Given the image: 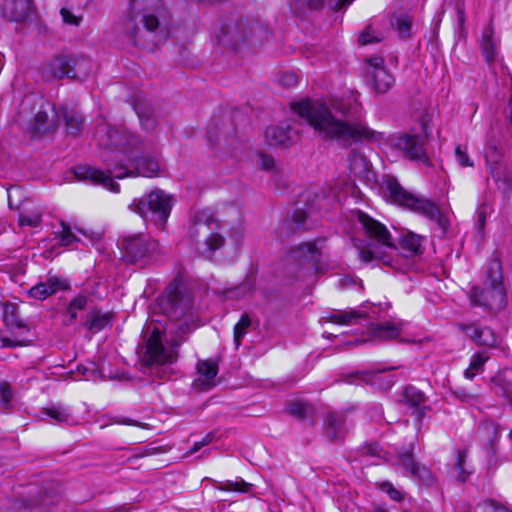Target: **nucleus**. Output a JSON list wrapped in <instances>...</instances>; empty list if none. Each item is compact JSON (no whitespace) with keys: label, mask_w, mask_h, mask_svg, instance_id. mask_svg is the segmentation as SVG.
Instances as JSON below:
<instances>
[{"label":"nucleus","mask_w":512,"mask_h":512,"mask_svg":"<svg viewBox=\"0 0 512 512\" xmlns=\"http://www.w3.org/2000/svg\"><path fill=\"white\" fill-rule=\"evenodd\" d=\"M421 241V236L408 232L400 238L399 245L409 255H416L421 253Z\"/></svg>","instance_id":"37"},{"label":"nucleus","mask_w":512,"mask_h":512,"mask_svg":"<svg viewBox=\"0 0 512 512\" xmlns=\"http://www.w3.org/2000/svg\"><path fill=\"white\" fill-rule=\"evenodd\" d=\"M402 322L385 321L382 323L371 324L368 328V333L362 341H387L396 339L400 336L402 331Z\"/></svg>","instance_id":"21"},{"label":"nucleus","mask_w":512,"mask_h":512,"mask_svg":"<svg viewBox=\"0 0 512 512\" xmlns=\"http://www.w3.org/2000/svg\"><path fill=\"white\" fill-rule=\"evenodd\" d=\"M486 221V212L484 208H481L477 213V225L479 229H483Z\"/></svg>","instance_id":"64"},{"label":"nucleus","mask_w":512,"mask_h":512,"mask_svg":"<svg viewBox=\"0 0 512 512\" xmlns=\"http://www.w3.org/2000/svg\"><path fill=\"white\" fill-rule=\"evenodd\" d=\"M252 289V286L248 283H242L234 288L226 289L225 291H222L221 294L225 298H241L243 297L247 292H249Z\"/></svg>","instance_id":"49"},{"label":"nucleus","mask_w":512,"mask_h":512,"mask_svg":"<svg viewBox=\"0 0 512 512\" xmlns=\"http://www.w3.org/2000/svg\"><path fill=\"white\" fill-rule=\"evenodd\" d=\"M112 315L110 313H101L98 310L89 312L85 320V327L92 333H98L111 325Z\"/></svg>","instance_id":"28"},{"label":"nucleus","mask_w":512,"mask_h":512,"mask_svg":"<svg viewBox=\"0 0 512 512\" xmlns=\"http://www.w3.org/2000/svg\"><path fill=\"white\" fill-rule=\"evenodd\" d=\"M392 27L398 32L402 38H408L411 34L412 17L406 13L395 14L391 18Z\"/></svg>","instance_id":"36"},{"label":"nucleus","mask_w":512,"mask_h":512,"mask_svg":"<svg viewBox=\"0 0 512 512\" xmlns=\"http://www.w3.org/2000/svg\"><path fill=\"white\" fill-rule=\"evenodd\" d=\"M291 109L314 129L321 139L341 145L376 141L380 133L363 120V108L356 94L333 100L329 105L305 99L291 104Z\"/></svg>","instance_id":"2"},{"label":"nucleus","mask_w":512,"mask_h":512,"mask_svg":"<svg viewBox=\"0 0 512 512\" xmlns=\"http://www.w3.org/2000/svg\"><path fill=\"white\" fill-rule=\"evenodd\" d=\"M296 5L300 7L307 6L310 9H321L325 5H327L330 9L334 11H338L348 5H350L353 0H295Z\"/></svg>","instance_id":"33"},{"label":"nucleus","mask_w":512,"mask_h":512,"mask_svg":"<svg viewBox=\"0 0 512 512\" xmlns=\"http://www.w3.org/2000/svg\"><path fill=\"white\" fill-rule=\"evenodd\" d=\"M487 281L483 286L474 285L469 291V300L473 307H480L490 313H498L507 303V295L502 282L501 263L490 261L486 271Z\"/></svg>","instance_id":"6"},{"label":"nucleus","mask_w":512,"mask_h":512,"mask_svg":"<svg viewBox=\"0 0 512 512\" xmlns=\"http://www.w3.org/2000/svg\"><path fill=\"white\" fill-rule=\"evenodd\" d=\"M381 447L378 443H370L362 448V453L369 456H380Z\"/></svg>","instance_id":"59"},{"label":"nucleus","mask_w":512,"mask_h":512,"mask_svg":"<svg viewBox=\"0 0 512 512\" xmlns=\"http://www.w3.org/2000/svg\"><path fill=\"white\" fill-rule=\"evenodd\" d=\"M398 369V366H389L385 364H379L369 371L363 373V380L372 386H376L379 389H389L395 383L393 376L384 375L386 372Z\"/></svg>","instance_id":"23"},{"label":"nucleus","mask_w":512,"mask_h":512,"mask_svg":"<svg viewBox=\"0 0 512 512\" xmlns=\"http://www.w3.org/2000/svg\"><path fill=\"white\" fill-rule=\"evenodd\" d=\"M42 221V212L37 210L31 213L21 212L19 215V225L20 226H29V227H37L40 225Z\"/></svg>","instance_id":"45"},{"label":"nucleus","mask_w":512,"mask_h":512,"mask_svg":"<svg viewBox=\"0 0 512 512\" xmlns=\"http://www.w3.org/2000/svg\"><path fill=\"white\" fill-rule=\"evenodd\" d=\"M288 413L299 419H304L312 411L311 405L303 401H294L288 404Z\"/></svg>","instance_id":"43"},{"label":"nucleus","mask_w":512,"mask_h":512,"mask_svg":"<svg viewBox=\"0 0 512 512\" xmlns=\"http://www.w3.org/2000/svg\"><path fill=\"white\" fill-rule=\"evenodd\" d=\"M58 113L53 104L49 101H43L39 110L35 114L34 124L32 125V132L38 133H52L56 130V121Z\"/></svg>","instance_id":"19"},{"label":"nucleus","mask_w":512,"mask_h":512,"mask_svg":"<svg viewBox=\"0 0 512 512\" xmlns=\"http://www.w3.org/2000/svg\"><path fill=\"white\" fill-rule=\"evenodd\" d=\"M397 463L414 479L427 485L432 483L433 477L430 470L415 460L411 450L401 452L398 455Z\"/></svg>","instance_id":"18"},{"label":"nucleus","mask_w":512,"mask_h":512,"mask_svg":"<svg viewBox=\"0 0 512 512\" xmlns=\"http://www.w3.org/2000/svg\"><path fill=\"white\" fill-rule=\"evenodd\" d=\"M487 360L488 357H484L483 354H475L470 361L469 367L464 371V376L467 379H473L479 371L483 370Z\"/></svg>","instance_id":"42"},{"label":"nucleus","mask_w":512,"mask_h":512,"mask_svg":"<svg viewBox=\"0 0 512 512\" xmlns=\"http://www.w3.org/2000/svg\"><path fill=\"white\" fill-rule=\"evenodd\" d=\"M324 244L325 239H317L291 247L287 252L286 261L290 266H295L299 273L304 270L314 271L321 260Z\"/></svg>","instance_id":"11"},{"label":"nucleus","mask_w":512,"mask_h":512,"mask_svg":"<svg viewBox=\"0 0 512 512\" xmlns=\"http://www.w3.org/2000/svg\"><path fill=\"white\" fill-rule=\"evenodd\" d=\"M18 346H22V342L12 341L8 338H0V349L15 348Z\"/></svg>","instance_id":"62"},{"label":"nucleus","mask_w":512,"mask_h":512,"mask_svg":"<svg viewBox=\"0 0 512 512\" xmlns=\"http://www.w3.org/2000/svg\"><path fill=\"white\" fill-rule=\"evenodd\" d=\"M265 138L271 146L288 147L293 140V130L290 125H277L268 127Z\"/></svg>","instance_id":"25"},{"label":"nucleus","mask_w":512,"mask_h":512,"mask_svg":"<svg viewBox=\"0 0 512 512\" xmlns=\"http://www.w3.org/2000/svg\"><path fill=\"white\" fill-rule=\"evenodd\" d=\"M455 159L461 167H473L474 162L467 153V149L458 145L455 149Z\"/></svg>","instance_id":"53"},{"label":"nucleus","mask_w":512,"mask_h":512,"mask_svg":"<svg viewBox=\"0 0 512 512\" xmlns=\"http://www.w3.org/2000/svg\"><path fill=\"white\" fill-rule=\"evenodd\" d=\"M253 485L244 481L242 478H236V480H227L224 482H219L216 485V488L222 491H233L239 493H250Z\"/></svg>","instance_id":"38"},{"label":"nucleus","mask_w":512,"mask_h":512,"mask_svg":"<svg viewBox=\"0 0 512 512\" xmlns=\"http://www.w3.org/2000/svg\"><path fill=\"white\" fill-rule=\"evenodd\" d=\"M60 500V493L55 487H50L49 489H45L41 494V498L37 503V507H39L40 512L49 509L51 505L58 503Z\"/></svg>","instance_id":"39"},{"label":"nucleus","mask_w":512,"mask_h":512,"mask_svg":"<svg viewBox=\"0 0 512 512\" xmlns=\"http://www.w3.org/2000/svg\"><path fill=\"white\" fill-rule=\"evenodd\" d=\"M60 14L63 18V21L67 24L79 26L81 22V18L75 16L70 10L66 8H62Z\"/></svg>","instance_id":"57"},{"label":"nucleus","mask_w":512,"mask_h":512,"mask_svg":"<svg viewBox=\"0 0 512 512\" xmlns=\"http://www.w3.org/2000/svg\"><path fill=\"white\" fill-rule=\"evenodd\" d=\"M427 140L428 134L425 135H411L404 134L394 140L393 146L403 153V155L415 161H421L424 165L430 166L431 161L427 155Z\"/></svg>","instance_id":"15"},{"label":"nucleus","mask_w":512,"mask_h":512,"mask_svg":"<svg viewBox=\"0 0 512 512\" xmlns=\"http://www.w3.org/2000/svg\"><path fill=\"white\" fill-rule=\"evenodd\" d=\"M173 199L161 189L151 191L147 196L134 199L129 208L145 220L163 225L171 212Z\"/></svg>","instance_id":"10"},{"label":"nucleus","mask_w":512,"mask_h":512,"mask_svg":"<svg viewBox=\"0 0 512 512\" xmlns=\"http://www.w3.org/2000/svg\"><path fill=\"white\" fill-rule=\"evenodd\" d=\"M114 421L118 424L144 427V424L126 417H116Z\"/></svg>","instance_id":"63"},{"label":"nucleus","mask_w":512,"mask_h":512,"mask_svg":"<svg viewBox=\"0 0 512 512\" xmlns=\"http://www.w3.org/2000/svg\"><path fill=\"white\" fill-rule=\"evenodd\" d=\"M386 188L393 203L425 216L429 220L437 221L444 228L446 221L433 201L408 192L394 178L386 181Z\"/></svg>","instance_id":"9"},{"label":"nucleus","mask_w":512,"mask_h":512,"mask_svg":"<svg viewBox=\"0 0 512 512\" xmlns=\"http://www.w3.org/2000/svg\"><path fill=\"white\" fill-rule=\"evenodd\" d=\"M259 26L238 16L229 17L222 25L216 37L219 44L237 48L251 38Z\"/></svg>","instance_id":"12"},{"label":"nucleus","mask_w":512,"mask_h":512,"mask_svg":"<svg viewBox=\"0 0 512 512\" xmlns=\"http://www.w3.org/2000/svg\"><path fill=\"white\" fill-rule=\"evenodd\" d=\"M218 227L219 224L211 210L204 209L195 213L190 235L197 238L198 249L207 258L225 244L224 236L217 232Z\"/></svg>","instance_id":"8"},{"label":"nucleus","mask_w":512,"mask_h":512,"mask_svg":"<svg viewBox=\"0 0 512 512\" xmlns=\"http://www.w3.org/2000/svg\"><path fill=\"white\" fill-rule=\"evenodd\" d=\"M359 220L370 239L366 246L358 249L360 259L365 263L380 260L386 265H391L392 260L386 250H394L396 247L387 228L382 223L363 213H361Z\"/></svg>","instance_id":"7"},{"label":"nucleus","mask_w":512,"mask_h":512,"mask_svg":"<svg viewBox=\"0 0 512 512\" xmlns=\"http://www.w3.org/2000/svg\"><path fill=\"white\" fill-rule=\"evenodd\" d=\"M92 71L91 58L82 53H59L43 62L40 67L41 77L47 82L64 78L83 82Z\"/></svg>","instance_id":"5"},{"label":"nucleus","mask_w":512,"mask_h":512,"mask_svg":"<svg viewBox=\"0 0 512 512\" xmlns=\"http://www.w3.org/2000/svg\"><path fill=\"white\" fill-rule=\"evenodd\" d=\"M350 172L356 176H362L368 171L366 158L357 150H351L347 158Z\"/></svg>","instance_id":"35"},{"label":"nucleus","mask_w":512,"mask_h":512,"mask_svg":"<svg viewBox=\"0 0 512 512\" xmlns=\"http://www.w3.org/2000/svg\"><path fill=\"white\" fill-rule=\"evenodd\" d=\"M1 10L4 18L10 21L22 22L32 12V0H3Z\"/></svg>","instance_id":"22"},{"label":"nucleus","mask_w":512,"mask_h":512,"mask_svg":"<svg viewBox=\"0 0 512 512\" xmlns=\"http://www.w3.org/2000/svg\"><path fill=\"white\" fill-rule=\"evenodd\" d=\"M14 399L13 389L7 381L0 382V405L3 411H8L12 408V401Z\"/></svg>","instance_id":"40"},{"label":"nucleus","mask_w":512,"mask_h":512,"mask_svg":"<svg viewBox=\"0 0 512 512\" xmlns=\"http://www.w3.org/2000/svg\"><path fill=\"white\" fill-rule=\"evenodd\" d=\"M166 16L167 10L162 0H131L119 33L127 44L145 47L147 34L156 32Z\"/></svg>","instance_id":"4"},{"label":"nucleus","mask_w":512,"mask_h":512,"mask_svg":"<svg viewBox=\"0 0 512 512\" xmlns=\"http://www.w3.org/2000/svg\"><path fill=\"white\" fill-rule=\"evenodd\" d=\"M44 414L59 423L68 422L71 418V413L69 412L68 408L62 405H53L48 407L44 409Z\"/></svg>","instance_id":"41"},{"label":"nucleus","mask_w":512,"mask_h":512,"mask_svg":"<svg viewBox=\"0 0 512 512\" xmlns=\"http://www.w3.org/2000/svg\"><path fill=\"white\" fill-rule=\"evenodd\" d=\"M28 294L30 297L36 300H45L50 296V292H48L47 285L45 282H41L33 286L29 289Z\"/></svg>","instance_id":"54"},{"label":"nucleus","mask_w":512,"mask_h":512,"mask_svg":"<svg viewBox=\"0 0 512 512\" xmlns=\"http://www.w3.org/2000/svg\"><path fill=\"white\" fill-rule=\"evenodd\" d=\"M135 366L144 374L161 375L166 366L176 361L177 354H137Z\"/></svg>","instance_id":"16"},{"label":"nucleus","mask_w":512,"mask_h":512,"mask_svg":"<svg viewBox=\"0 0 512 512\" xmlns=\"http://www.w3.org/2000/svg\"><path fill=\"white\" fill-rule=\"evenodd\" d=\"M369 77L377 93H386L394 84L393 76L386 69L371 70Z\"/></svg>","instance_id":"29"},{"label":"nucleus","mask_w":512,"mask_h":512,"mask_svg":"<svg viewBox=\"0 0 512 512\" xmlns=\"http://www.w3.org/2000/svg\"><path fill=\"white\" fill-rule=\"evenodd\" d=\"M485 505L492 508L494 512H511V510L507 506L501 504L500 502H497L494 499H487L485 501Z\"/></svg>","instance_id":"60"},{"label":"nucleus","mask_w":512,"mask_h":512,"mask_svg":"<svg viewBox=\"0 0 512 512\" xmlns=\"http://www.w3.org/2000/svg\"><path fill=\"white\" fill-rule=\"evenodd\" d=\"M457 328L465 333L470 339L476 344L482 345L488 348L497 347L498 336L489 327H482L478 322H472L469 324L457 323Z\"/></svg>","instance_id":"17"},{"label":"nucleus","mask_w":512,"mask_h":512,"mask_svg":"<svg viewBox=\"0 0 512 512\" xmlns=\"http://www.w3.org/2000/svg\"><path fill=\"white\" fill-rule=\"evenodd\" d=\"M485 159L488 172L497 184L498 189H500L504 195H510L512 193L511 174L504 161V154L501 147L496 143L490 144L487 148Z\"/></svg>","instance_id":"14"},{"label":"nucleus","mask_w":512,"mask_h":512,"mask_svg":"<svg viewBox=\"0 0 512 512\" xmlns=\"http://www.w3.org/2000/svg\"><path fill=\"white\" fill-rule=\"evenodd\" d=\"M218 365L216 361L202 360L197 364V378L193 382V387L199 391H208L216 386V375Z\"/></svg>","instance_id":"20"},{"label":"nucleus","mask_w":512,"mask_h":512,"mask_svg":"<svg viewBox=\"0 0 512 512\" xmlns=\"http://www.w3.org/2000/svg\"><path fill=\"white\" fill-rule=\"evenodd\" d=\"M382 40V37L378 36L372 29L371 25H368L364 31H362L358 38L360 45H367L371 43H377Z\"/></svg>","instance_id":"50"},{"label":"nucleus","mask_w":512,"mask_h":512,"mask_svg":"<svg viewBox=\"0 0 512 512\" xmlns=\"http://www.w3.org/2000/svg\"><path fill=\"white\" fill-rule=\"evenodd\" d=\"M160 310L170 323L164 331L154 327L146 337V352H167L187 339L188 333L198 326L199 317L194 297L181 279L167 285L159 302Z\"/></svg>","instance_id":"3"},{"label":"nucleus","mask_w":512,"mask_h":512,"mask_svg":"<svg viewBox=\"0 0 512 512\" xmlns=\"http://www.w3.org/2000/svg\"><path fill=\"white\" fill-rule=\"evenodd\" d=\"M278 82L283 87H293L298 82V77L293 71H285L279 74Z\"/></svg>","instance_id":"56"},{"label":"nucleus","mask_w":512,"mask_h":512,"mask_svg":"<svg viewBox=\"0 0 512 512\" xmlns=\"http://www.w3.org/2000/svg\"><path fill=\"white\" fill-rule=\"evenodd\" d=\"M60 226L61 230L56 234L62 246H69L74 242L79 241V238L72 233L71 227L66 222L60 221Z\"/></svg>","instance_id":"44"},{"label":"nucleus","mask_w":512,"mask_h":512,"mask_svg":"<svg viewBox=\"0 0 512 512\" xmlns=\"http://www.w3.org/2000/svg\"><path fill=\"white\" fill-rule=\"evenodd\" d=\"M308 218L309 213L307 210L296 208L292 216V221L295 223L296 229L306 230L310 228V226L307 224Z\"/></svg>","instance_id":"48"},{"label":"nucleus","mask_w":512,"mask_h":512,"mask_svg":"<svg viewBox=\"0 0 512 512\" xmlns=\"http://www.w3.org/2000/svg\"><path fill=\"white\" fill-rule=\"evenodd\" d=\"M3 321L11 328H25L24 320L19 316V307L16 303H3Z\"/></svg>","instance_id":"31"},{"label":"nucleus","mask_w":512,"mask_h":512,"mask_svg":"<svg viewBox=\"0 0 512 512\" xmlns=\"http://www.w3.org/2000/svg\"><path fill=\"white\" fill-rule=\"evenodd\" d=\"M251 325V320L247 315H243L239 322L235 325L234 328V340L239 345V341L241 337L246 333V329Z\"/></svg>","instance_id":"52"},{"label":"nucleus","mask_w":512,"mask_h":512,"mask_svg":"<svg viewBox=\"0 0 512 512\" xmlns=\"http://www.w3.org/2000/svg\"><path fill=\"white\" fill-rule=\"evenodd\" d=\"M86 305L87 297L84 295H78L70 302L66 312L69 315L71 322L77 318V312L83 310Z\"/></svg>","instance_id":"46"},{"label":"nucleus","mask_w":512,"mask_h":512,"mask_svg":"<svg viewBox=\"0 0 512 512\" xmlns=\"http://www.w3.org/2000/svg\"><path fill=\"white\" fill-rule=\"evenodd\" d=\"M133 108L144 129L152 130L155 128L156 120L154 110L146 96L142 94L135 95Z\"/></svg>","instance_id":"24"},{"label":"nucleus","mask_w":512,"mask_h":512,"mask_svg":"<svg viewBox=\"0 0 512 512\" xmlns=\"http://www.w3.org/2000/svg\"><path fill=\"white\" fill-rule=\"evenodd\" d=\"M259 165L262 169L269 171L274 167V159L271 156L260 154Z\"/></svg>","instance_id":"61"},{"label":"nucleus","mask_w":512,"mask_h":512,"mask_svg":"<svg viewBox=\"0 0 512 512\" xmlns=\"http://www.w3.org/2000/svg\"><path fill=\"white\" fill-rule=\"evenodd\" d=\"M481 49L485 60L488 63L495 61L497 55V43L494 39V30L491 25L483 30Z\"/></svg>","instance_id":"30"},{"label":"nucleus","mask_w":512,"mask_h":512,"mask_svg":"<svg viewBox=\"0 0 512 512\" xmlns=\"http://www.w3.org/2000/svg\"><path fill=\"white\" fill-rule=\"evenodd\" d=\"M324 429L326 436L333 441L343 438L345 434L344 416L340 413L329 412L324 420Z\"/></svg>","instance_id":"26"},{"label":"nucleus","mask_w":512,"mask_h":512,"mask_svg":"<svg viewBox=\"0 0 512 512\" xmlns=\"http://www.w3.org/2000/svg\"><path fill=\"white\" fill-rule=\"evenodd\" d=\"M368 68H367V74L369 75V72L371 70H377V69H385L384 67V60L381 57H372L367 60Z\"/></svg>","instance_id":"58"},{"label":"nucleus","mask_w":512,"mask_h":512,"mask_svg":"<svg viewBox=\"0 0 512 512\" xmlns=\"http://www.w3.org/2000/svg\"><path fill=\"white\" fill-rule=\"evenodd\" d=\"M404 398L409 406L418 409V417L421 418L424 415V410L427 408L424 405L426 401L424 393L414 386H407L404 390Z\"/></svg>","instance_id":"32"},{"label":"nucleus","mask_w":512,"mask_h":512,"mask_svg":"<svg viewBox=\"0 0 512 512\" xmlns=\"http://www.w3.org/2000/svg\"><path fill=\"white\" fill-rule=\"evenodd\" d=\"M121 247L128 262L146 264L159 250V244L149 235L135 234L123 238Z\"/></svg>","instance_id":"13"},{"label":"nucleus","mask_w":512,"mask_h":512,"mask_svg":"<svg viewBox=\"0 0 512 512\" xmlns=\"http://www.w3.org/2000/svg\"><path fill=\"white\" fill-rule=\"evenodd\" d=\"M365 318L367 314L360 310H337L326 316L327 321L344 325L355 324Z\"/></svg>","instance_id":"27"},{"label":"nucleus","mask_w":512,"mask_h":512,"mask_svg":"<svg viewBox=\"0 0 512 512\" xmlns=\"http://www.w3.org/2000/svg\"><path fill=\"white\" fill-rule=\"evenodd\" d=\"M466 457H467V452L465 450H459L457 452V462L455 464V468L459 471L458 478L462 482H465L468 475L470 474L469 472H467L464 469V462H465Z\"/></svg>","instance_id":"55"},{"label":"nucleus","mask_w":512,"mask_h":512,"mask_svg":"<svg viewBox=\"0 0 512 512\" xmlns=\"http://www.w3.org/2000/svg\"><path fill=\"white\" fill-rule=\"evenodd\" d=\"M45 284L47 285L48 292H50V296L58 291L70 288L69 283L66 280L57 276L48 277Z\"/></svg>","instance_id":"47"},{"label":"nucleus","mask_w":512,"mask_h":512,"mask_svg":"<svg viewBox=\"0 0 512 512\" xmlns=\"http://www.w3.org/2000/svg\"><path fill=\"white\" fill-rule=\"evenodd\" d=\"M100 157L108 173L87 166L79 165L74 169L78 180L102 185L112 192H119V185L112 178L123 179L130 176L154 177L159 171L155 158L138 154L142 152L141 141L124 128L103 126L99 130Z\"/></svg>","instance_id":"1"},{"label":"nucleus","mask_w":512,"mask_h":512,"mask_svg":"<svg viewBox=\"0 0 512 512\" xmlns=\"http://www.w3.org/2000/svg\"><path fill=\"white\" fill-rule=\"evenodd\" d=\"M61 115L64 120L67 133L71 135H77L81 131L83 125L82 117L80 114L73 109H68L65 107L61 109Z\"/></svg>","instance_id":"34"},{"label":"nucleus","mask_w":512,"mask_h":512,"mask_svg":"<svg viewBox=\"0 0 512 512\" xmlns=\"http://www.w3.org/2000/svg\"><path fill=\"white\" fill-rule=\"evenodd\" d=\"M379 488L381 491L387 493L389 497L394 501H402L404 499V494L393 486L391 482L384 481L380 483Z\"/></svg>","instance_id":"51"}]
</instances>
